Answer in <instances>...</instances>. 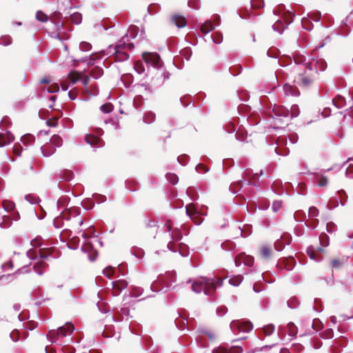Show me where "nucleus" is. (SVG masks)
<instances>
[{"mask_svg":"<svg viewBox=\"0 0 353 353\" xmlns=\"http://www.w3.org/2000/svg\"><path fill=\"white\" fill-rule=\"evenodd\" d=\"M185 212L187 215L194 221L196 225H200L203 221V219L195 220V218L197 215V212L192 204H189L185 206Z\"/></svg>","mask_w":353,"mask_h":353,"instance_id":"dca6fc26","label":"nucleus"},{"mask_svg":"<svg viewBox=\"0 0 353 353\" xmlns=\"http://www.w3.org/2000/svg\"><path fill=\"white\" fill-rule=\"evenodd\" d=\"M287 327H288V334L290 336H291L292 337H294L296 336L297 332H298V328L294 325V323H292V322L288 323L287 325Z\"/></svg>","mask_w":353,"mask_h":353,"instance_id":"2f4dec72","label":"nucleus"},{"mask_svg":"<svg viewBox=\"0 0 353 353\" xmlns=\"http://www.w3.org/2000/svg\"><path fill=\"white\" fill-rule=\"evenodd\" d=\"M244 184H246L247 185H252V183L251 181H247L243 178L242 180L232 183L230 186V190L233 194H236L241 190Z\"/></svg>","mask_w":353,"mask_h":353,"instance_id":"4468645a","label":"nucleus"},{"mask_svg":"<svg viewBox=\"0 0 353 353\" xmlns=\"http://www.w3.org/2000/svg\"><path fill=\"white\" fill-rule=\"evenodd\" d=\"M19 332L17 330H13L10 334V338L13 342H17L19 340Z\"/></svg>","mask_w":353,"mask_h":353,"instance_id":"338daca9","label":"nucleus"},{"mask_svg":"<svg viewBox=\"0 0 353 353\" xmlns=\"http://www.w3.org/2000/svg\"><path fill=\"white\" fill-rule=\"evenodd\" d=\"M81 250L82 252L85 253H90L92 252V253L88 254V259L90 261H94L96 259L97 253L96 250H93L92 245L90 243L88 242L83 245Z\"/></svg>","mask_w":353,"mask_h":353,"instance_id":"a211bd4d","label":"nucleus"},{"mask_svg":"<svg viewBox=\"0 0 353 353\" xmlns=\"http://www.w3.org/2000/svg\"><path fill=\"white\" fill-rule=\"evenodd\" d=\"M10 120L8 117H5L2 119L0 123V128L2 130H6V128L10 124Z\"/></svg>","mask_w":353,"mask_h":353,"instance_id":"680f3d73","label":"nucleus"},{"mask_svg":"<svg viewBox=\"0 0 353 353\" xmlns=\"http://www.w3.org/2000/svg\"><path fill=\"white\" fill-rule=\"evenodd\" d=\"M294 61L295 65H301L303 68L299 69V71L306 69V66L312 65V62L309 59L302 54H296L294 57Z\"/></svg>","mask_w":353,"mask_h":353,"instance_id":"9d476101","label":"nucleus"},{"mask_svg":"<svg viewBox=\"0 0 353 353\" xmlns=\"http://www.w3.org/2000/svg\"><path fill=\"white\" fill-rule=\"evenodd\" d=\"M243 276L241 275H238L236 276L232 277L229 280V283L233 286H238L243 281Z\"/></svg>","mask_w":353,"mask_h":353,"instance_id":"a19ab883","label":"nucleus"},{"mask_svg":"<svg viewBox=\"0 0 353 353\" xmlns=\"http://www.w3.org/2000/svg\"><path fill=\"white\" fill-rule=\"evenodd\" d=\"M230 327L234 333L249 332L253 329V325L250 321L233 320Z\"/></svg>","mask_w":353,"mask_h":353,"instance_id":"423d86ee","label":"nucleus"},{"mask_svg":"<svg viewBox=\"0 0 353 353\" xmlns=\"http://www.w3.org/2000/svg\"><path fill=\"white\" fill-rule=\"evenodd\" d=\"M74 330V326L71 322H67L64 325L59 327L57 330H50L46 334L47 339L51 343H59V339L70 335Z\"/></svg>","mask_w":353,"mask_h":353,"instance_id":"7ed1b4c3","label":"nucleus"},{"mask_svg":"<svg viewBox=\"0 0 353 353\" xmlns=\"http://www.w3.org/2000/svg\"><path fill=\"white\" fill-rule=\"evenodd\" d=\"M115 272V269L112 266L106 267L103 270V274L108 278L111 279Z\"/></svg>","mask_w":353,"mask_h":353,"instance_id":"c03bdc74","label":"nucleus"},{"mask_svg":"<svg viewBox=\"0 0 353 353\" xmlns=\"http://www.w3.org/2000/svg\"><path fill=\"white\" fill-rule=\"evenodd\" d=\"M65 219L68 221L70 219V216L64 214L63 212L61 213L60 216H57L54 219L53 225L57 228H61L63 225V220Z\"/></svg>","mask_w":353,"mask_h":353,"instance_id":"5701e85b","label":"nucleus"},{"mask_svg":"<svg viewBox=\"0 0 353 353\" xmlns=\"http://www.w3.org/2000/svg\"><path fill=\"white\" fill-rule=\"evenodd\" d=\"M128 283L124 279H119L111 282V285L114 290V295H119L123 290L127 288Z\"/></svg>","mask_w":353,"mask_h":353,"instance_id":"f8f14e48","label":"nucleus"},{"mask_svg":"<svg viewBox=\"0 0 353 353\" xmlns=\"http://www.w3.org/2000/svg\"><path fill=\"white\" fill-rule=\"evenodd\" d=\"M34 137L30 134H26L21 137V141L26 147L33 143L34 142Z\"/></svg>","mask_w":353,"mask_h":353,"instance_id":"a878e982","label":"nucleus"},{"mask_svg":"<svg viewBox=\"0 0 353 353\" xmlns=\"http://www.w3.org/2000/svg\"><path fill=\"white\" fill-rule=\"evenodd\" d=\"M274 328L275 327L273 324H268L267 325L263 326V330L266 336H270L274 332Z\"/></svg>","mask_w":353,"mask_h":353,"instance_id":"8fccbe9b","label":"nucleus"},{"mask_svg":"<svg viewBox=\"0 0 353 353\" xmlns=\"http://www.w3.org/2000/svg\"><path fill=\"white\" fill-rule=\"evenodd\" d=\"M181 55L183 57H185V59L188 61L191 56H192V51H191V49L190 48H184L181 52Z\"/></svg>","mask_w":353,"mask_h":353,"instance_id":"0e129e2a","label":"nucleus"},{"mask_svg":"<svg viewBox=\"0 0 353 353\" xmlns=\"http://www.w3.org/2000/svg\"><path fill=\"white\" fill-rule=\"evenodd\" d=\"M50 143L52 144V145H53L55 148H59L62 145L63 140L59 135L54 134L51 137Z\"/></svg>","mask_w":353,"mask_h":353,"instance_id":"bb28decb","label":"nucleus"},{"mask_svg":"<svg viewBox=\"0 0 353 353\" xmlns=\"http://www.w3.org/2000/svg\"><path fill=\"white\" fill-rule=\"evenodd\" d=\"M274 116V124L276 128H283V125H288L290 121V111L283 106H278L274 105L272 109Z\"/></svg>","mask_w":353,"mask_h":353,"instance_id":"39448f33","label":"nucleus"},{"mask_svg":"<svg viewBox=\"0 0 353 353\" xmlns=\"http://www.w3.org/2000/svg\"><path fill=\"white\" fill-rule=\"evenodd\" d=\"M47 263L44 261H40L38 263L35 264L33 267L34 272L37 273L38 275L41 276L43 274V269L47 266Z\"/></svg>","mask_w":353,"mask_h":353,"instance_id":"c85d7f7f","label":"nucleus"},{"mask_svg":"<svg viewBox=\"0 0 353 353\" xmlns=\"http://www.w3.org/2000/svg\"><path fill=\"white\" fill-rule=\"evenodd\" d=\"M155 118V114L153 112L149 111L144 114L143 120L144 123L150 124L154 121Z\"/></svg>","mask_w":353,"mask_h":353,"instance_id":"cd10ccee","label":"nucleus"},{"mask_svg":"<svg viewBox=\"0 0 353 353\" xmlns=\"http://www.w3.org/2000/svg\"><path fill=\"white\" fill-rule=\"evenodd\" d=\"M85 141L95 148H102L104 145V143L101 139L98 137L87 134L85 136Z\"/></svg>","mask_w":353,"mask_h":353,"instance_id":"ddd939ff","label":"nucleus"},{"mask_svg":"<svg viewBox=\"0 0 353 353\" xmlns=\"http://www.w3.org/2000/svg\"><path fill=\"white\" fill-rule=\"evenodd\" d=\"M2 204L3 210L7 212L13 210L15 208L14 203L11 201L4 200Z\"/></svg>","mask_w":353,"mask_h":353,"instance_id":"72a5a7b5","label":"nucleus"},{"mask_svg":"<svg viewBox=\"0 0 353 353\" xmlns=\"http://www.w3.org/2000/svg\"><path fill=\"white\" fill-rule=\"evenodd\" d=\"M142 57L148 66L159 68H161L160 56L157 53L143 52Z\"/></svg>","mask_w":353,"mask_h":353,"instance_id":"0eeeda50","label":"nucleus"},{"mask_svg":"<svg viewBox=\"0 0 353 353\" xmlns=\"http://www.w3.org/2000/svg\"><path fill=\"white\" fill-rule=\"evenodd\" d=\"M291 236L290 234H284L281 236L279 239H277L274 243V248L277 251L283 250L286 245H289L291 242Z\"/></svg>","mask_w":353,"mask_h":353,"instance_id":"9b49d317","label":"nucleus"},{"mask_svg":"<svg viewBox=\"0 0 353 353\" xmlns=\"http://www.w3.org/2000/svg\"><path fill=\"white\" fill-rule=\"evenodd\" d=\"M210 37L214 43L220 44L223 41V35L221 32H216L210 35Z\"/></svg>","mask_w":353,"mask_h":353,"instance_id":"79ce46f5","label":"nucleus"},{"mask_svg":"<svg viewBox=\"0 0 353 353\" xmlns=\"http://www.w3.org/2000/svg\"><path fill=\"white\" fill-rule=\"evenodd\" d=\"M345 175L350 179H353V163H350L345 171Z\"/></svg>","mask_w":353,"mask_h":353,"instance_id":"774afa93","label":"nucleus"},{"mask_svg":"<svg viewBox=\"0 0 353 353\" xmlns=\"http://www.w3.org/2000/svg\"><path fill=\"white\" fill-rule=\"evenodd\" d=\"M70 18L71 19V21L76 25L80 24L82 21L81 14L77 12L70 14Z\"/></svg>","mask_w":353,"mask_h":353,"instance_id":"7c9ffc66","label":"nucleus"},{"mask_svg":"<svg viewBox=\"0 0 353 353\" xmlns=\"http://www.w3.org/2000/svg\"><path fill=\"white\" fill-rule=\"evenodd\" d=\"M292 21L293 17L290 14V18H287L285 21L281 19L277 20L276 22L272 25V28L274 31L281 34Z\"/></svg>","mask_w":353,"mask_h":353,"instance_id":"6e6552de","label":"nucleus"},{"mask_svg":"<svg viewBox=\"0 0 353 353\" xmlns=\"http://www.w3.org/2000/svg\"><path fill=\"white\" fill-rule=\"evenodd\" d=\"M172 223L168 221L165 224V231L169 233L173 241H180L182 239V234L179 229L175 228L172 230Z\"/></svg>","mask_w":353,"mask_h":353,"instance_id":"1a4fd4ad","label":"nucleus"},{"mask_svg":"<svg viewBox=\"0 0 353 353\" xmlns=\"http://www.w3.org/2000/svg\"><path fill=\"white\" fill-rule=\"evenodd\" d=\"M13 141L14 136L10 131L6 130V133H0V148H2L6 145L10 144Z\"/></svg>","mask_w":353,"mask_h":353,"instance_id":"f3484780","label":"nucleus"},{"mask_svg":"<svg viewBox=\"0 0 353 353\" xmlns=\"http://www.w3.org/2000/svg\"><path fill=\"white\" fill-rule=\"evenodd\" d=\"M251 6L254 8H261L264 6L263 0H251Z\"/></svg>","mask_w":353,"mask_h":353,"instance_id":"e2e57ef3","label":"nucleus"},{"mask_svg":"<svg viewBox=\"0 0 353 353\" xmlns=\"http://www.w3.org/2000/svg\"><path fill=\"white\" fill-rule=\"evenodd\" d=\"M103 70L102 68L99 67H95L91 70L90 75L92 78L98 79L103 75Z\"/></svg>","mask_w":353,"mask_h":353,"instance_id":"473e14b6","label":"nucleus"},{"mask_svg":"<svg viewBox=\"0 0 353 353\" xmlns=\"http://www.w3.org/2000/svg\"><path fill=\"white\" fill-rule=\"evenodd\" d=\"M307 17L312 21L318 22L321 20V14L319 11H315L314 12L307 14Z\"/></svg>","mask_w":353,"mask_h":353,"instance_id":"3c124183","label":"nucleus"},{"mask_svg":"<svg viewBox=\"0 0 353 353\" xmlns=\"http://www.w3.org/2000/svg\"><path fill=\"white\" fill-rule=\"evenodd\" d=\"M326 230L328 233H334L336 230V225L334 223L330 221L326 224Z\"/></svg>","mask_w":353,"mask_h":353,"instance_id":"052dcab7","label":"nucleus"},{"mask_svg":"<svg viewBox=\"0 0 353 353\" xmlns=\"http://www.w3.org/2000/svg\"><path fill=\"white\" fill-rule=\"evenodd\" d=\"M319 210L316 207L312 206L309 208L308 216L310 218H315L319 216Z\"/></svg>","mask_w":353,"mask_h":353,"instance_id":"4d7b16f0","label":"nucleus"},{"mask_svg":"<svg viewBox=\"0 0 353 353\" xmlns=\"http://www.w3.org/2000/svg\"><path fill=\"white\" fill-rule=\"evenodd\" d=\"M165 177L167 180L172 185L176 184L179 181L178 176L174 173H168L166 174Z\"/></svg>","mask_w":353,"mask_h":353,"instance_id":"37998d69","label":"nucleus"},{"mask_svg":"<svg viewBox=\"0 0 353 353\" xmlns=\"http://www.w3.org/2000/svg\"><path fill=\"white\" fill-rule=\"evenodd\" d=\"M316 75V70L313 65H308L306 69L299 71L296 81L299 85L307 88L312 84Z\"/></svg>","mask_w":353,"mask_h":353,"instance_id":"20e7f679","label":"nucleus"},{"mask_svg":"<svg viewBox=\"0 0 353 353\" xmlns=\"http://www.w3.org/2000/svg\"><path fill=\"white\" fill-rule=\"evenodd\" d=\"M215 26L212 24L210 20H206L203 22L200 27L201 32L204 34H208L210 32L214 30Z\"/></svg>","mask_w":353,"mask_h":353,"instance_id":"412c9836","label":"nucleus"},{"mask_svg":"<svg viewBox=\"0 0 353 353\" xmlns=\"http://www.w3.org/2000/svg\"><path fill=\"white\" fill-rule=\"evenodd\" d=\"M312 327L314 330L319 331L323 328V323L319 319H314Z\"/></svg>","mask_w":353,"mask_h":353,"instance_id":"69168bd1","label":"nucleus"},{"mask_svg":"<svg viewBox=\"0 0 353 353\" xmlns=\"http://www.w3.org/2000/svg\"><path fill=\"white\" fill-rule=\"evenodd\" d=\"M290 111V120H291L293 117H296L299 115L300 110L299 107L296 104H294L291 106Z\"/></svg>","mask_w":353,"mask_h":353,"instance_id":"e433bc0d","label":"nucleus"},{"mask_svg":"<svg viewBox=\"0 0 353 353\" xmlns=\"http://www.w3.org/2000/svg\"><path fill=\"white\" fill-rule=\"evenodd\" d=\"M134 69L139 74H141L145 72L143 64L140 61H137L134 63Z\"/></svg>","mask_w":353,"mask_h":353,"instance_id":"09e8293b","label":"nucleus"},{"mask_svg":"<svg viewBox=\"0 0 353 353\" xmlns=\"http://www.w3.org/2000/svg\"><path fill=\"white\" fill-rule=\"evenodd\" d=\"M25 200L27 201L30 204H37L40 199L39 198L33 194H28L25 196Z\"/></svg>","mask_w":353,"mask_h":353,"instance_id":"f704fd0d","label":"nucleus"},{"mask_svg":"<svg viewBox=\"0 0 353 353\" xmlns=\"http://www.w3.org/2000/svg\"><path fill=\"white\" fill-rule=\"evenodd\" d=\"M128 32L130 33V36L127 33L121 38L118 44L114 46L110 45L106 50H102L101 52L103 55H114L116 61H124L128 60L129 54L127 53L126 50H132L134 48V45L133 43L130 42V39L136 37L138 33V28L136 26L130 27Z\"/></svg>","mask_w":353,"mask_h":353,"instance_id":"f257e3e1","label":"nucleus"},{"mask_svg":"<svg viewBox=\"0 0 353 353\" xmlns=\"http://www.w3.org/2000/svg\"><path fill=\"white\" fill-rule=\"evenodd\" d=\"M171 21L179 28H184L186 26L185 17L181 15H173L171 18Z\"/></svg>","mask_w":353,"mask_h":353,"instance_id":"aec40b11","label":"nucleus"},{"mask_svg":"<svg viewBox=\"0 0 353 353\" xmlns=\"http://www.w3.org/2000/svg\"><path fill=\"white\" fill-rule=\"evenodd\" d=\"M321 336L324 339H332L334 336V331L332 328L327 329L321 334Z\"/></svg>","mask_w":353,"mask_h":353,"instance_id":"5fc2aeb1","label":"nucleus"},{"mask_svg":"<svg viewBox=\"0 0 353 353\" xmlns=\"http://www.w3.org/2000/svg\"><path fill=\"white\" fill-rule=\"evenodd\" d=\"M332 103L336 108L340 109L344 107V105H345V99L343 97L339 95L336 98L332 99Z\"/></svg>","mask_w":353,"mask_h":353,"instance_id":"393cba45","label":"nucleus"},{"mask_svg":"<svg viewBox=\"0 0 353 353\" xmlns=\"http://www.w3.org/2000/svg\"><path fill=\"white\" fill-rule=\"evenodd\" d=\"M143 292V289L141 287L132 286L131 288V296L139 297Z\"/></svg>","mask_w":353,"mask_h":353,"instance_id":"4c0bfd02","label":"nucleus"},{"mask_svg":"<svg viewBox=\"0 0 353 353\" xmlns=\"http://www.w3.org/2000/svg\"><path fill=\"white\" fill-rule=\"evenodd\" d=\"M36 18L41 22H46L48 21V16L42 11H37L36 14Z\"/></svg>","mask_w":353,"mask_h":353,"instance_id":"bf43d9fd","label":"nucleus"},{"mask_svg":"<svg viewBox=\"0 0 353 353\" xmlns=\"http://www.w3.org/2000/svg\"><path fill=\"white\" fill-rule=\"evenodd\" d=\"M312 65H313V68L316 70V73L318 72V71H324L326 68H327V63L325 62V60L323 59H319V60H316V61H312Z\"/></svg>","mask_w":353,"mask_h":353,"instance_id":"b1692460","label":"nucleus"},{"mask_svg":"<svg viewBox=\"0 0 353 353\" xmlns=\"http://www.w3.org/2000/svg\"><path fill=\"white\" fill-rule=\"evenodd\" d=\"M69 202V198L68 196H61L60 197L57 202V205L58 208L63 207L67 205Z\"/></svg>","mask_w":353,"mask_h":353,"instance_id":"603ef678","label":"nucleus"},{"mask_svg":"<svg viewBox=\"0 0 353 353\" xmlns=\"http://www.w3.org/2000/svg\"><path fill=\"white\" fill-rule=\"evenodd\" d=\"M221 248L225 251H232L234 248V243L228 241L221 243Z\"/></svg>","mask_w":353,"mask_h":353,"instance_id":"49530a36","label":"nucleus"},{"mask_svg":"<svg viewBox=\"0 0 353 353\" xmlns=\"http://www.w3.org/2000/svg\"><path fill=\"white\" fill-rule=\"evenodd\" d=\"M74 174L73 172L69 170H65L62 174L61 179L65 181H70L73 179Z\"/></svg>","mask_w":353,"mask_h":353,"instance_id":"13d9d810","label":"nucleus"},{"mask_svg":"<svg viewBox=\"0 0 353 353\" xmlns=\"http://www.w3.org/2000/svg\"><path fill=\"white\" fill-rule=\"evenodd\" d=\"M319 241L322 246L327 247L329 245V236L326 234L322 233L319 236Z\"/></svg>","mask_w":353,"mask_h":353,"instance_id":"a18cd8bd","label":"nucleus"},{"mask_svg":"<svg viewBox=\"0 0 353 353\" xmlns=\"http://www.w3.org/2000/svg\"><path fill=\"white\" fill-rule=\"evenodd\" d=\"M283 91L287 96L298 97L300 95V92L296 87L288 83L283 85Z\"/></svg>","mask_w":353,"mask_h":353,"instance_id":"6ab92c4d","label":"nucleus"},{"mask_svg":"<svg viewBox=\"0 0 353 353\" xmlns=\"http://www.w3.org/2000/svg\"><path fill=\"white\" fill-rule=\"evenodd\" d=\"M11 224L12 220L7 215L3 216V221L0 224L1 227L3 228H8L11 225Z\"/></svg>","mask_w":353,"mask_h":353,"instance_id":"de8ad7c7","label":"nucleus"},{"mask_svg":"<svg viewBox=\"0 0 353 353\" xmlns=\"http://www.w3.org/2000/svg\"><path fill=\"white\" fill-rule=\"evenodd\" d=\"M156 75L158 77H160L163 79L161 82V83H163L165 79H168L170 78V74L168 71H166L164 68L161 67V68H158Z\"/></svg>","mask_w":353,"mask_h":353,"instance_id":"c756f323","label":"nucleus"},{"mask_svg":"<svg viewBox=\"0 0 353 353\" xmlns=\"http://www.w3.org/2000/svg\"><path fill=\"white\" fill-rule=\"evenodd\" d=\"M287 143V139L286 137H279L278 139V141L276 142V144H277V147H276L274 148V151L275 152L278 154V155H281V156H286L289 154V150L288 148H285L281 150V145L283 144V143Z\"/></svg>","mask_w":353,"mask_h":353,"instance_id":"2eb2a0df","label":"nucleus"},{"mask_svg":"<svg viewBox=\"0 0 353 353\" xmlns=\"http://www.w3.org/2000/svg\"><path fill=\"white\" fill-rule=\"evenodd\" d=\"M199 332L201 334H205L210 341L215 340L216 337V334L213 332L204 328L199 329Z\"/></svg>","mask_w":353,"mask_h":353,"instance_id":"ea45409f","label":"nucleus"},{"mask_svg":"<svg viewBox=\"0 0 353 353\" xmlns=\"http://www.w3.org/2000/svg\"><path fill=\"white\" fill-rule=\"evenodd\" d=\"M299 304V300L296 297H292L287 301L288 307L290 309H296Z\"/></svg>","mask_w":353,"mask_h":353,"instance_id":"58836bf2","label":"nucleus"},{"mask_svg":"<svg viewBox=\"0 0 353 353\" xmlns=\"http://www.w3.org/2000/svg\"><path fill=\"white\" fill-rule=\"evenodd\" d=\"M223 280L215 277H201L192 284L193 292L199 294L203 292L207 296H212L216 290L217 286H221Z\"/></svg>","mask_w":353,"mask_h":353,"instance_id":"f03ea898","label":"nucleus"},{"mask_svg":"<svg viewBox=\"0 0 353 353\" xmlns=\"http://www.w3.org/2000/svg\"><path fill=\"white\" fill-rule=\"evenodd\" d=\"M92 46L90 43L86 41H82L79 43V49L83 52H87L90 50Z\"/></svg>","mask_w":353,"mask_h":353,"instance_id":"6e6d98bb","label":"nucleus"},{"mask_svg":"<svg viewBox=\"0 0 353 353\" xmlns=\"http://www.w3.org/2000/svg\"><path fill=\"white\" fill-rule=\"evenodd\" d=\"M41 150L44 157H48L54 153L56 148L49 143L41 146Z\"/></svg>","mask_w":353,"mask_h":353,"instance_id":"4be33fe9","label":"nucleus"},{"mask_svg":"<svg viewBox=\"0 0 353 353\" xmlns=\"http://www.w3.org/2000/svg\"><path fill=\"white\" fill-rule=\"evenodd\" d=\"M296 221L303 222L306 218V214L302 210L296 211L293 216Z\"/></svg>","mask_w":353,"mask_h":353,"instance_id":"c9c22d12","label":"nucleus"},{"mask_svg":"<svg viewBox=\"0 0 353 353\" xmlns=\"http://www.w3.org/2000/svg\"><path fill=\"white\" fill-rule=\"evenodd\" d=\"M12 43V39L10 36H2L0 37V45L7 46Z\"/></svg>","mask_w":353,"mask_h":353,"instance_id":"864d4df0","label":"nucleus"}]
</instances>
